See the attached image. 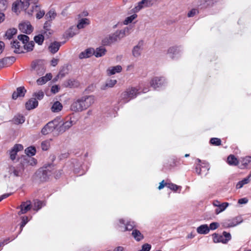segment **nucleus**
<instances>
[{
  "mask_svg": "<svg viewBox=\"0 0 251 251\" xmlns=\"http://www.w3.org/2000/svg\"><path fill=\"white\" fill-rule=\"evenodd\" d=\"M90 24L89 20L87 18H81L78 20L76 27L79 30L84 28L86 25Z\"/></svg>",
  "mask_w": 251,
  "mask_h": 251,
  "instance_id": "obj_22",
  "label": "nucleus"
},
{
  "mask_svg": "<svg viewBox=\"0 0 251 251\" xmlns=\"http://www.w3.org/2000/svg\"><path fill=\"white\" fill-rule=\"evenodd\" d=\"M227 161L230 165H237L238 164L237 159L233 155H229L227 158Z\"/></svg>",
  "mask_w": 251,
  "mask_h": 251,
  "instance_id": "obj_32",
  "label": "nucleus"
},
{
  "mask_svg": "<svg viewBox=\"0 0 251 251\" xmlns=\"http://www.w3.org/2000/svg\"><path fill=\"white\" fill-rule=\"evenodd\" d=\"M34 96H35L38 100H40L43 98L44 93L43 91H40L38 92L35 93Z\"/></svg>",
  "mask_w": 251,
  "mask_h": 251,
  "instance_id": "obj_52",
  "label": "nucleus"
},
{
  "mask_svg": "<svg viewBox=\"0 0 251 251\" xmlns=\"http://www.w3.org/2000/svg\"><path fill=\"white\" fill-rule=\"evenodd\" d=\"M78 85L79 82L74 79H69L66 82V86L70 88L76 87Z\"/></svg>",
  "mask_w": 251,
  "mask_h": 251,
  "instance_id": "obj_31",
  "label": "nucleus"
},
{
  "mask_svg": "<svg viewBox=\"0 0 251 251\" xmlns=\"http://www.w3.org/2000/svg\"><path fill=\"white\" fill-rule=\"evenodd\" d=\"M199 13V10L197 9L193 8L191 9L187 14L188 17H193Z\"/></svg>",
  "mask_w": 251,
  "mask_h": 251,
  "instance_id": "obj_51",
  "label": "nucleus"
},
{
  "mask_svg": "<svg viewBox=\"0 0 251 251\" xmlns=\"http://www.w3.org/2000/svg\"><path fill=\"white\" fill-rule=\"evenodd\" d=\"M210 231V228L208 226L205 224L202 225L197 228V231L198 233L201 234H207Z\"/></svg>",
  "mask_w": 251,
  "mask_h": 251,
  "instance_id": "obj_25",
  "label": "nucleus"
},
{
  "mask_svg": "<svg viewBox=\"0 0 251 251\" xmlns=\"http://www.w3.org/2000/svg\"><path fill=\"white\" fill-rule=\"evenodd\" d=\"M43 206V202L41 201H38L37 200L34 201V205H33V210L38 211Z\"/></svg>",
  "mask_w": 251,
  "mask_h": 251,
  "instance_id": "obj_44",
  "label": "nucleus"
},
{
  "mask_svg": "<svg viewBox=\"0 0 251 251\" xmlns=\"http://www.w3.org/2000/svg\"><path fill=\"white\" fill-rule=\"evenodd\" d=\"M132 235L137 241H140L144 238L143 235L137 229L132 230Z\"/></svg>",
  "mask_w": 251,
  "mask_h": 251,
  "instance_id": "obj_29",
  "label": "nucleus"
},
{
  "mask_svg": "<svg viewBox=\"0 0 251 251\" xmlns=\"http://www.w3.org/2000/svg\"><path fill=\"white\" fill-rule=\"evenodd\" d=\"M95 100V97L93 95L82 96L73 101L70 106V109L75 112H82L93 104Z\"/></svg>",
  "mask_w": 251,
  "mask_h": 251,
  "instance_id": "obj_1",
  "label": "nucleus"
},
{
  "mask_svg": "<svg viewBox=\"0 0 251 251\" xmlns=\"http://www.w3.org/2000/svg\"><path fill=\"white\" fill-rule=\"evenodd\" d=\"M52 75L50 73L47 74L45 76L39 78L37 80L38 85H41L45 84L47 81L50 80Z\"/></svg>",
  "mask_w": 251,
  "mask_h": 251,
  "instance_id": "obj_24",
  "label": "nucleus"
},
{
  "mask_svg": "<svg viewBox=\"0 0 251 251\" xmlns=\"http://www.w3.org/2000/svg\"><path fill=\"white\" fill-rule=\"evenodd\" d=\"M25 152L26 153V155L31 157L35 154L36 150L34 147H29L25 149Z\"/></svg>",
  "mask_w": 251,
  "mask_h": 251,
  "instance_id": "obj_39",
  "label": "nucleus"
},
{
  "mask_svg": "<svg viewBox=\"0 0 251 251\" xmlns=\"http://www.w3.org/2000/svg\"><path fill=\"white\" fill-rule=\"evenodd\" d=\"M38 104V102L36 98H31L25 103L26 109L29 110L36 108Z\"/></svg>",
  "mask_w": 251,
  "mask_h": 251,
  "instance_id": "obj_17",
  "label": "nucleus"
},
{
  "mask_svg": "<svg viewBox=\"0 0 251 251\" xmlns=\"http://www.w3.org/2000/svg\"><path fill=\"white\" fill-rule=\"evenodd\" d=\"M25 121L24 117L22 115L15 116L13 118V121L16 124H22L24 123Z\"/></svg>",
  "mask_w": 251,
  "mask_h": 251,
  "instance_id": "obj_40",
  "label": "nucleus"
},
{
  "mask_svg": "<svg viewBox=\"0 0 251 251\" xmlns=\"http://www.w3.org/2000/svg\"><path fill=\"white\" fill-rule=\"evenodd\" d=\"M19 208H20V210L18 213V215L26 213L31 209V202L30 201L23 202Z\"/></svg>",
  "mask_w": 251,
  "mask_h": 251,
  "instance_id": "obj_12",
  "label": "nucleus"
},
{
  "mask_svg": "<svg viewBox=\"0 0 251 251\" xmlns=\"http://www.w3.org/2000/svg\"><path fill=\"white\" fill-rule=\"evenodd\" d=\"M34 46V42L33 41L30 42H28L25 43L24 45V48L25 50H27V51H31L33 50V48Z\"/></svg>",
  "mask_w": 251,
  "mask_h": 251,
  "instance_id": "obj_43",
  "label": "nucleus"
},
{
  "mask_svg": "<svg viewBox=\"0 0 251 251\" xmlns=\"http://www.w3.org/2000/svg\"><path fill=\"white\" fill-rule=\"evenodd\" d=\"M219 226V224L216 222H213L210 224L209 228L211 230H215Z\"/></svg>",
  "mask_w": 251,
  "mask_h": 251,
  "instance_id": "obj_58",
  "label": "nucleus"
},
{
  "mask_svg": "<svg viewBox=\"0 0 251 251\" xmlns=\"http://www.w3.org/2000/svg\"><path fill=\"white\" fill-rule=\"evenodd\" d=\"M26 90L24 87H20L17 89V91L13 92L12 94L13 99L16 100L18 97H24L25 96Z\"/></svg>",
  "mask_w": 251,
  "mask_h": 251,
  "instance_id": "obj_16",
  "label": "nucleus"
},
{
  "mask_svg": "<svg viewBox=\"0 0 251 251\" xmlns=\"http://www.w3.org/2000/svg\"><path fill=\"white\" fill-rule=\"evenodd\" d=\"M248 200L247 198H244L239 199L238 200V202L239 204H245V203H247L248 202Z\"/></svg>",
  "mask_w": 251,
  "mask_h": 251,
  "instance_id": "obj_64",
  "label": "nucleus"
},
{
  "mask_svg": "<svg viewBox=\"0 0 251 251\" xmlns=\"http://www.w3.org/2000/svg\"><path fill=\"white\" fill-rule=\"evenodd\" d=\"M151 246L149 244H145L142 246V250L138 251H150Z\"/></svg>",
  "mask_w": 251,
  "mask_h": 251,
  "instance_id": "obj_56",
  "label": "nucleus"
},
{
  "mask_svg": "<svg viewBox=\"0 0 251 251\" xmlns=\"http://www.w3.org/2000/svg\"><path fill=\"white\" fill-rule=\"evenodd\" d=\"M137 17V15L136 14H134L130 16L126 17L124 20L123 23L125 25H127L131 23Z\"/></svg>",
  "mask_w": 251,
  "mask_h": 251,
  "instance_id": "obj_38",
  "label": "nucleus"
},
{
  "mask_svg": "<svg viewBox=\"0 0 251 251\" xmlns=\"http://www.w3.org/2000/svg\"><path fill=\"white\" fill-rule=\"evenodd\" d=\"M56 16V13L54 9L50 10L46 15V18L49 21H52Z\"/></svg>",
  "mask_w": 251,
  "mask_h": 251,
  "instance_id": "obj_35",
  "label": "nucleus"
},
{
  "mask_svg": "<svg viewBox=\"0 0 251 251\" xmlns=\"http://www.w3.org/2000/svg\"><path fill=\"white\" fill-rule=\"evenodd\" d=\"M74 124V122L70 119L60 125L59 124L57 127V131L59 133H63L68 130Z\"/></svg>",
  "mask_w": 251,
  "mask_h": 251,
  "instance_id": "obj_8",
  "label": "nucleus"
},
{
  "mask_svg": "<svg viewBox=\"0 0 251 251\" xmlns=\"http://www.w3.org/2000/svg\"><path fill=\"white\" fill-rule=\"evenodd\" d=\"M22 219V222L21 224L20 228L21 231L22 230L23 227L25 226L26 224V223L28 222V217L27 216H23L21 217Z\"/></svg>",
  "mask_w": 251,
  "mask_h": 251,
  "instance_id": "obj_50",
  "label": "nucleus"
},
{
  "mask_svg": "<svg viewBox=\"0 0 251 251\" xmlns=\"http://www.w3.org/2000/svg\"><path fill=\"white\" fill-rule=\"evenodd\" d=\"M210 143L214 146H220L221 145V140L218 138H212L210 140Z\"/></svg>",
  "mask_w": 251,
  "mask_h": 251,
  "instance_id": "obj_46",
  "label": "nucleus"
},
{
  "mask_svg": "<svg viewBox=\"0 0 251 251\" xmlns=\"http://www.w3.org/2000/svg\"><path fill=\"white\" fill-rule=\"evenodd\" d=\"M58 125L59 120L54 119L46 124L42 129L41 132L43 135H47L55 129L57 130V127L58 126Z\"/></svg>",
  "mask_w": 251,
  "mask_h": 251,
  "instance_id": "obj_4",
  "label": "nucleus"
},
{
  "mask_svg": "<svg viewBox=\"0 0 251 251\" xmlns=\"http://www.w3.org/2000/svg\"><path fill=\"white\" fill-rule=\"evenodd\" d=\"M117 31L112 34L109 35L102 40V44L104 46H110L118 40H120Z\"/></svg>",
  "mask_w": 251,
  "mask_h": 251,
  "instance_id": "obj_5",
  "label": "nucleus"
},
{
  "mask_svg": "<svg viewBox=\"0 0 251 251\" xmlns=\"http://www.w3.org/2000/svg\"><path fill=\"white\" fill-rule=\"evenodd\" d=\"M229 204L227 202H223L221 203L215 210V213L217 214H219L220 212L224 211L226 208L228 206Z\"/></svg>",
  "mask_w": 251,
  "mask_h": 251,
  "instance_id": "obj_34",
  "label": "nucleus"
},
{
  "mask_svg": "<svg viewBox=\"0 0 251 251\" xmlns=\"http://www.w3.org/2000/svg\"><path fill=\"white\" fill-rule=\"evenodd\" d=\"M250 181V176H248V177L245 178L242 180L239 181L237 185H236V188L237 189H240L244 185L247 184Z\"/></svg>",
  "mask_w": 251,
  "mask_h": 251,
  "instance_id": "obj_37",
  "label": "nucleus"
},
{
  "mask_svg": "<svg viewBox=\"0 0 251 251\" xmlns=\"http://www.w3.org/2000/svg\"><path fill=\"white\" fill-rule=\"evenodd\" d=\"M212 236L214 243L222 242L226 243V240H224V237L223 235L215 233H213Z\"/></svg>",
  "mask_w": 251,
  "mask_h": 251,
  "instance_id": "obj_30",
  "label": "nucleus"
},
{
  "mask_svg": "<svg viewBox=\"0 0 251 251\" xmlns=\"http://www.w3.org/2000/svg\"><path fill=\"white\" fill-rule=\"evenodd\" d=\"M35 10L37 11V13L36 14V17L38 19L42 18L45 14V11L44 10H41L38 5L35 6Z\"/></svg>",
  "mask_w": 251,
  "mask_h": 251,
  "instance_id": "obj_41",
  "label": "nucleus"
},
{
  "mask_svg": "<svg viewBox=\"0 0 251 251\" xmlns=\"http://www.w3.org/2000/svg\"><path fill=\"white\" fill-rule=\"evenodd\" d=\"M152 0H142L137 3V5L133 9L134 12H138L145 7H150L153 5Z\"/></svg>",
  "mask_w": 251,
  "mask_h": 251,
  "instance_id": "obj_7",
  "label": "nucleus"
},
{
  "mask_svg": "<svg viewBox=\"0 0 251 251\" xmlns=\"http://www.w3.org/2000/svg\"><path fill=\"white\" fill-rule=\"evenodd\" d=\"M212 0H201V5H205V3H207V4L204 5V6L206 7L209 5H210V3H211Z\"/></svg>",
  "mask_w": 251,
  "mask_h": 251,
  "instance_id": "obj_63",
  "label": "nucleus"
},
{
  "mask_svg": "<svg viewBox=\"0 0 251 251\" xmlns=\"http://www.w3.org/2000/svg\"><path fill=\"white\" fill-rule=\"evenodd\" d=\"M166 186H167L169 189L175 191H176L178 188V186L177 185L173 183H166Z\"/></svg>",
  "mask_w": 251,
  "mask_h": 251,
  "instance_id": "obj_53",
  "label": "nucleus"
},
{
  "mask_svg": "<svg viewBox=\"0 0 251 251\" xmlns=\"http://www.w3.org/2000/svg\"><path fill=\"white\" fill-rule=\"evenodd\" d=\"M17 30L16 28H12L8 29L5 33V36L7 38L10 39L13 36L17 33Z\"/></svg>",
  "mask_w": 251,
  "mask_h": 251,
  "instance_id": "obj_33",
  "label": "nucleus"
},
{
  "mask_svg": "<svg viewBox=\"0 0 251 251\" xmlns=\"http://www.w3.org/2000/svg\"><path fill=\"white\" fill-rule=\"evenodd\" d=\"M16 60V58L14 57H9L4 58V61H5L6 64H8L9 63L10 64L14 63Z\"/></svg>",
  "mask_w": 251,
  "mask_h": 251,
  "instance_id": "obj_54",
  "label": "nucleus"
},
{
  "mask_svg": "<svg viewBox=\"0 0 251 251\" xmlns=\"http://www.w3.org/2000/svg\"><path fill=\"white\" fill-rule=\"evenodd\" d=\"M79 30L76 26H72L67 31V36L70 38L73 37L75 35L78 34Z\"/></svg>",
  "mask_w": 251,
  "mask_h": 251,
  "instance_id": "obj_28",
  "label": "nucleus"
},
{
  "mask_svg": "<svg viewBox=\"0 0 251 251\" xmlns=\"http://www.w3.org/2000/svg\"><path fill=\"white\" fill-rule=\"evenodd\" d=\"M243 222V219L241 216L236 217L231 220H226L222 223V225L225 227H229L235 226Z\"/></svg>",
  "mask_w": 251,
  "mask_h": 251,
  "instance_id": "obj_6",
  "label": "nucleus"
},
{
  "mask_svg": "<svg viewBox=\"0 0 251 251\" xmlns=\"http://www.w3.org/2000/svg\"><path fill=\"white\" fill-rule=\"evenodd\" d=\"M44 39V35L41 33L35 36L34 38V41L39 45H42Z\"/></svg>",
  "mask_w": 251,
  "mask_h": 251,
  "instance_id": "obj_36",
  "label": "nucleus"
},
{
  "mask_svg": "<svg viewBox=\"0 0 251 251\" xmlns=\"http://www.w3.org/2000/svg\"><path fill=\"white\" fill-rule=\"evenodd\" d=\"M23 150V146L21 144H16L10 151V157L12 160L16 158L17 152Z\"/></svg>",
  "mask_w": 251,
  "mask_h": 251,
  "instance_id": "obj_11",
  "label": "nucleus"
},
{
  "mask_svg": "<svg viewBox=\"0 0 251 251\" xmlns=\"http://www.w3.org/2000/svg\"><path fill=\"white\" fill-rule=\"evenodd\" d=\"M20 10H24L23 3L21 0L15 1L12 6V10L15 12H20Z\"/></svg>",
  "mask_w": 251,
  "mask_h": 251,
  "instance_id": "obj_19",
  "label": "nucleus"
},
{
  "mask_svg": "<svg viewBox=\"0 0 251 251\" xmlns=\"http://www.w3.org/2000/svg\"><path fill=\"white\" fill-rule=\"evenodd\" d=\"M11 48L14 49V52L16 53H21L24 52L20 43L17 40H15L11 43Z\"/></svg>",
  "mask_w": 251,
  "mask_h": 251,
  "instance_id": "obj_18",
  "label": "nucleus"
},
{
  "mask_svg": "<svg viewBox=\"0 0 251 251\" xmlns=\"http://www.w3.org/2000/svg\"><path fill=\"white\" fill-rule=\"evenodd\" d=\"M7 7V1L6 0H0V11H5Z\"/></svg>",
  "mask_w": 251,
  "mask_h": 251,
  "instance_id": "obj_47",
  "label": "nucleus"
},
{
  "mask_svg": "<svg viewBox=\"0 0 251 251\" xmlns=\"http://www.w3.org/2000/svg\"><path fill=\"white\" fill-rule=\"evenodd\" d=\"M41 146L43 151H47L50 147V143L47 140L43 141L41 143Z\"/></svg>",
  "mask_w": 251,
  "mask_h": 251,
  "instance_id": "obj_48",
  "label": "nucleus"
},
{
  "mask_svg": "<svg viewBox=\"0 0 251 251\" xmlns=\"http://www.w3.org/2000/svg\"><path fill=\"white\" fill-rule=\"evenodd\" d=\"M131 30L132 27L129 26H126L121 30H117V32L118 34L119 37H120V39H122L124 37L129 35L131 33Z\"/></svg>",
  "mask_w": 251,
  "mask_h": 251,
  "instance_id": "obj_15",
  "label": "nucleus"
},
{
  "mask_svg": "<svg viewBox=\"0 0 251 251\" xmlns=\"http://www.w3.org/2000/svg\"><path fill=\"white\" fill-rule=\"evenodd\" d=\"M12 171V169L11 170ZM13 173L14 176H20L21 173L20 171L16 170L14 168H13L12 169Z\"/></svg>",
  "mask_w": 251,
  "mask_h": 251,
  "instance_id": "obj_62",
  "label": "nucleus"
},
{
  "mask_svg": "<svg viewBox=\"0 0 251 251\" xmlns=\"http://www.w3.org/2000/svg\"><path fill=\"white\" fill-rule=\"evenodd\" d=\"M122 70V67L120 65L109 67L107 70V74L111 75H114L116 73H120Z\"/></svg>",
  "mask_w": 251,
  "mask_h": 251,
  "instance_id": "obj_23",
  "label": "nucleus"
},
{
  "mask_svg": "<svg viewBox=\"0 0 251 251\" xmlns=\"http://www.w3.org/2000/svg\"><path fill=\"white\" fill-rule=\"evenodd\" d=\"M19 29L23 33L30 34L33 31V27L29 22L19 24Z\"/></svg>",
  "mask_w": 251,
  "mask_h": 251,
  "instance_id": "obj_10",
  "label": "nucleus"
},
{
  "mask_svg": "<svg viewBox=\"0 0 251 251\" xmlns=\"http://www.w3.org/2000/svg\"><path fill=\"white\" fill-rule=\"evenodd\" d=\"M169 53L175 54L177 52V49L176 47L170 48L168 50Z\"/></svg>",
  "mask_w": 251,
  "mask_h": 251,
  "instance_id": "obj_61",
  "label": "nucleus"
},
{
  "mask_svg": "<svg viewBox=\"0 0 251 251\" xmlns=\"http://www.w3.org/2000/svg\"><path fill=\"white\" fill-rule=\"evenodd\" d=\"M223 236L224 237V240H226V243L231 239V235L229 233L224 231Z\"/></svg>",
  "mask_w": 251,
  "mask_h": 251,
  "instance_id": "obj_55",
  "label": "nucleus"
},
{
  "mask_svg": "<svg viewBox=\"0 0 251 251\" xmlns=\"http://www.w3.org/2000/svg\"><path fill=\"white\" fill-rule=\"evenodd\" d=\"M139 94V89L135 87H129L121 94L119 102L126 103L131 100L135 98Z\"/></svg>",
  "mask_w": 251,
  "mask_h": 251,
  "instance_id": "obj_2",
  "label": "nucleus"
},
{
  "mask_svg": "<svg viewBox=\"0 0 251 251\" xmlns=\"http://www.w3.org/2000/svg\"><path fill=\"white\" fill-rule=\"evenodd\" d=\"M41 34H43L44 35V38H49L50 35L52 34L51 30H42Z\"/></svg>",
  "mask_w": 251,
  "mask_h": 251,
  "instance_id": "obj_57",
  "label": "nucleus"
},
{
  "mask_svg": "<svg viewBox=\"0 0 251 251\" xmlns=\"http://www.w3.org/2000/svg\"><path fill=\"white\" fill-rule=\"evenodd\" d=\"M50 23L49 22H46L44 25L43 29L42 30H50Z\"/></svg>",
  "mask_w": 251,
  "mask_h": 251,
  "instance_id": "obj_60",
  "label": "nucleus"
},
{
  "mask_svg": "<svg viewBox=\"0 0 251 251\" xmlns=\"http://www.w3.org/2000/svg\"><path fill=\"white\" fill-rule=\"evenodd\" d=\"M143 45V41H140L138 44L134 47L132 50V54L135 57H138L141 55L142 46Z\"/></svg>",
  "mask_w": 251,
  "mask_h": 251,
  "instance_id": "obj_14",
  "label": "nucleus"
},
{
  "mask_svg": "<svg viewBox=\"0 0 251 251\" xmlns=\"http://www.w3.org/2000/svg\"><path fill=\"white\" fill-rule=\"evenodd\" d=\"M106 50L102 46L97 48L96 50H93V54L96 57H100L104 55L106 53Z\"/></svg>",
  "mask_w": 251,
  "mask_h": 251,
  "instance_id": "obj_21",
  "label": "nucleus"
},
{
  "mask_svg": "<svg viewBox=\"0 0 251 251\" xmlns=\"http://www.w3.org/2000/svg\"><path fill=\"white\" fill-rule=\"evenodd\" d=\"M135 226L134 222H128L126 224L125 230H133Z\"/></svg>",
  "mask_w": 251,
  "mask_h": 251,
  "instance_id": "obj_49",
  "label": "nucleus"
},
{
  "mask_svg": "<svg viewBox=\"0 0 251 251\" xmlns=\"http://www.w3.org/2000/svg\"><path fill=\"white\" fill-rule=\"evenodd\" d=\"M19 40L22 42V44L24 45L25 43H27L29 41V37L26 35H19L18 36Z\"/></svg>",
  "mask_w": 251,
  "mask_h": 251,
  "instance_id": "obj_45",
  "label": "nucleus"
},
{
  "mask_svg": "<svg viewBox=\"0 0 251 251\" xmlns=\"http://www.w3.org/2000/svg\"><path fill=\"white\" fill-rule=\"evenodd\" d=\"M53 171V166L51 165L41 168L36 172V177L41 181H46L52 175Z\"/></svg>",
  "mask_w": 251,
  "mask_h": 251,
  "instance_id": "obj_3",
  "label": "nucleus"
},
{
  "mask_svg": "<svg viewBox=\"0 0 251 251\" xmlns=\"http://www.w3.org/2000/svg\"><path fill=\"white\" fill-rule=\"evenodd\" d=\"M21 163L23 166H33L36 164V160L32 157L25 155L21 158Z\"/></svg>",
  "mask_w": 251,
  "mask_h": 251,
  "instance_id": "obj_13",
  "label": "nucleus"
},
{
  "mask_svg": "<svg viewBox=\"0 0 251 251\" xmlns=\"http://www.w3.org/2000/svg\"><path fill=\"white\" fill-rule=\"evenodd\" d=\"M93 54V49H87L84 51L81 52L79 55L80 59L88 58Z\"/></svg>",
  "mask_w": 251,
  "mask_h": 251,
  "instance_id": "obj_27",
  "label": "nucleus"
},
{
  "mask_svg": "<svg viewBox=\"0 0 251 251\" xmlns=\"http://www.w3.org/2000/svg\"><path fill=\"white\" fill-rule=\"evenodd\" d=\"M61 46L60 43L55 41L53 43H51L49 47V51L51 53H56L59 49Z\"/></svg>",
  "mask_w": 251,
  "mask_h": 251,
  "instance_id": "obj_20",
  "label": "nucleus"
},
{
  "mask_svg": "<svg viewBox=\"0 0 251 251\" xmlns=\"http://www.w3.org/2000/svg\"><path fill=\"white\" fill-rule=\"evenodd\" d=\"M117 83L116 79H110L107 81L105 86L102 88V89H105L106 87H113Z\"/></svg>",
  "mask_w": 251,
  "mask_h": 251,
  "instance_id": "obj_42",
  "label": "nucleus"
},
{
  "mask_svg": "<svg viewBox=\"0 0 251 251\" xmlns=\"http://www.w3.org/2000/svg\"><path fill=\"white\" fill-rule=\"evenodd\" d=\"M165 79L163 77L155 76L153 77L150 82L151 86L154 89H156L165 83Z\"/></svg>",
  "mask_w": 251,
  "mask_h": 251,
  "instance_id": "obj_9",
  "label": "nucleus"
},
{
  "mask_svg": "<svg viewBox=\"0 0 251 251\" xmlns=\"http://www.w3.org/2000/svg\"><path fill=\"white\" fill-rule=\"evenodd\" d=\"M30 2H32V0H24L22 1L24 5V10H26L30 5Z\"/></svg>",
  "mask_w": 251,
  "mask_h": 251,
  "instance_id": "obj_59",
  "label": "nucleus"
},
{
  "mask_svg": "<svg viewBox=\"0 0 251 251\" xmlns=\"http://www.w3.org/2000/svg\"><path fill=\"white\" fill-rule=\"evenodd\" d=\"M63 108L62 104L58 101L54 102L51 107V110L54 113L60 112Z\"/></svg>",
  "mask_w": 251,
  "mask_h": 251,
  "instance_id": "obj_26",
  "label": "nucleus"
}]
</instances>
